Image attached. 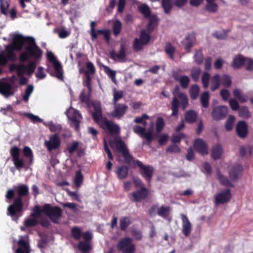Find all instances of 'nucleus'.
<instances>
[{"label":"nucleus","mask_w":253,"mask_h":253,"mask_svg":"<svg viewBox=\"0 0 253 253\" xmlns=\"http://www.w3.org/2000/svg\"><path fill=\"white\" fill-rule=\"evenodd\" d=\"M231 198L230 190L228 188L225 189L214 195V204L216 205L224 204L229 202Z\"/></svg>","instance_id":"9b49d317"},{"label":"nucleus","mask_w":253,"mask_h":253,"mask_svg":"<svg viewBox=\"0 0 253 253\" xmlns=\"http://www.w3.org/2000/svg\"><path fill=\"white\" fill-rule=\"evenodd\" d=\"M122 24L120 20L116 19L113 25V34L115 36H117L120 33L122 30Z\"/></svg>","instance_id":"58836bf2"},{"label":"nucleus","mask_w":253,"mask_h":253,"mask_svg":"<svg viewBox=\"0 0 253 253\" xmlns=\"http://www.w3.org/2000/svg\"><path fill=\"white\" fill-rule=\"evenodd\" d=\"M196 41L195 35L193 34L188 35L182 42L185 48L189 51V49L193 46Z\"/></svg>","instance_id":"bb28decb"},{"label":"nucleus","mask_w":253,"mask_h":253,"mask_svg":"<svg viewBox=\"0 0 253 253\" xmlns=\"http://www.w3.org/2000/svg\"><path fill=\"white\" fill-rule=\"evenodd\" d=\"M194 147L195 150L202 155L208 153L207 146L205 141L201 139H198L195 141Z\"/></svg>","instance_id":"393cba45"},{"label":"nucleus","mask_w":253,"mask_h":253,"mask_svg":"<svg viewBox=\"0 0 253 253\" xmlns=\"http://www.w3.org/2000/svg\"><path fill=\"white\" fill-rule=\"evenodd\" d=\"M246 58L243 55L239 54L236 56L233 61L232 66L234 69H239L245 64Z\"/></svg>","instance_id":"cd10ccee"},{"label":"nucleus","mask_w":253,"mask_h":253,"mask_svg":"<svg viewBox=\"0 0 253 253\" xmlns=\"http://www.w3.org/2000/svg\"><path fill=\"white\" fill-rule=\"evenodd\" d=\"M18 248L15 250V253H30L31 249L28 241L23 239L22 236L17 241Z\"/></svg>","instance_id":"5701e85b"},{"label":"nucleus","mask_w":253,"mask_h":253,"mask_svg":"<svg viewBox=\"0 0 253 253\" xmlns=\"http://www.w3.org/2000/svg\"><path fill=\"white\" fill-rule=\"evenodd\" d=\"M20 149L16 146L11 147L10 150L14 165L17 169H21L24 166L23 160L20 158Z\"/></svg>","instance_id":"f8f14e48"},{"label":"nucleus","mask_w":253,"mask_h":253,"mask_svg":"<svg viewBox=\"0 0 253 253\" xmlns=\"http://www.w3.org/2000/svg\"><path fill=\"white\" fill-rule=\"evenodd\" d=\"M217 178L221 184L226 186H233L228 178L219 172L217 173Z\"/></svg>","instance_id":"13d9d810"},{"label":"nucleus","mask_w":253,"mask_h":253,"mask_svg":"<svg viewBox=\"0 0 253 253\" xmlns=\"http://www.w3.org/2000/svg\"><path fill=\"white\" fill-rule=\"evenodd\" d=\"M233 93L235 97L237 98L240 102L245 103L247 101L246 95L243 94L241 92V91L239 89H235Z\"/></svg>","instance_id":"ea45409f"},{"label":"nucleus","mask_w":253,"mask_h":253,"mask_svg":"<svg viewBox=\"0 0 253 253\" xmlns=\"http://www.w3.org/2000/svg\"><path fill=\"white\" fill-rule=\"evenodd\" d=\"M180 216L182 220V232L185 237H188L192 231V224L185 214H181Z\"/></svg>","instance_id":"4be33fe9"},{"label":"nucleus","mask_w":253,"mask_h":253,"mask_svg":"<svg viewBox=\"0 0 253 253\" xmlns=\"http://www.w3.org/2000/svg\"><path fill=\"white\" fill-rule=\"evenodd\" d=\"M165 51L171 59H173V53L175 51V48L170 42L166 43L165 47Z\"/></svg>","instance_id":"a18cd8bd"},{"label":"nucleus","mask_w":253,"mask_h":253,"mask_svg":"<svg viewBox=\"0 0 253 253\" xmlns=\"http://www.w3.org/2000/svg\"><path fill=\"white\" fill-rule=\"evenodd\" d=\"M145 45L146 44L141 42L138 38H136L133 41V48L134 51L137 52L142 50Z\"/></svg>","instance_id":"603ef678"},{"label":"nucleus","mask_w":253,"mask_h":253,"mask_svg":"<svg viewBox=\"0 0 253 253\" xmlns=\"http://www.w3.org/2000/svg\"><path fill=\"white\" fill-rule=\"evenodd\" d=\"M71 234L74 239L79 240L82 236V232L81 229L78 226H74L71 229Z\"/></svg>","instance_id":"79ce46f5"},{"label":"nucleus","mask_w":253,"mask_h":253,"mask_svg":"<svg viewBox=\"0 0 253 253\" xmlns=\"http://www.w3.org/2000/svg\"><path fill=\"white\" fill-rule=\"evenodd\" d=\"M0 93L6 98L13 96L14 92L12 85L8 82L0 81Z\"/></svg>","instance_id":"412c9836"},{"label":"nucleus","mask_w":253,"mask_h":253,"mask_svg":"<svg viewBox=\"0 0 253 253\" xmlns=\"http://www.w3.org/2000/svg\"><path fill=\"white\" fill-rule=\"evenodd\" d=\"M198 117V115L196 112L194 110H189L186 112L185 115V121L192 123L196 121Z\"/></svg>","instance_id":"72a5a7b5"},{"label":"nucleus","mask_w":253,"mask_h":253,"mask_svg":"<svg viewBox=\"0 0 253 253\" xmlns=\"http://www.w3.org/2000/svg\"><path fill=\"white\" fill-rule=\"evenodd\" d=\"M238 111L239 116L244 119H248L251 117V114L249 111L248 107L246 106H242L239 108Z\"/></svg>","instance_id":"e433bc0d"},{"label":"nucleus","mask_w":253,"mask_h":253,"mask_svg":"<svg viewBox=\"0 0 253 253\" xmlns=\"http://www.w3.org/2000/svg\"><path fill=\"white\" fill-rule=\"evenodd\" d=\"M42 213L49 217L54 223H58L62 216V210L58 206L52 207L49 204L42 206Z\"/></svg>","instance_id":"423d86ee"},{"label":"nucleus","mask_w":253,"mask_h":253,"mask_svg":"<svg viewBox=\"0 0 253 253\" xmlns=\"http://www.w3.org/2000/svg\"><path fill=\"white\" fill-rule=\"evenodd\" d=\"M242 168L240 165L237 164L234 166L229 172V175L233 180H236L239 173L242 171Z\"/></svg>","instance_id":"7c9ffc66"},{"label":"nucleus","mask_w":253,"mask_h":253,"mask_svg":"<svg viewBox=\"0 0 253 253\" xmlns=\"http://www.w3.org/2000/svg\"><path fill=\"white\" fill-rule=\"evenodd\" d=\"M126 47L124 44H121L118 53H116L114 50L110 52V58L116 61L117 59L121 62H125L126 57Z\"/></svg>","instance_id":"aec40b11"},{"label":"nucleus","mask_w":253,"mask_h":253,"mask_svg":"<svg viewBox=\"0 0 253 253\" xmlns=\"http://www.w3.org/2000/svg\"><path fill=\"white\" fill-rule=\"evenodd\" d=\"M86 67L87 70L85 71V75L88 80H89L90 79L89 75L94 74L95 72V68L93 63L91 62H88L86 63Z\"/></svg>","instance_id":"09e8293b"},{"label":"nucleus","mask_w":253,"mask_h":253,"mask_svg":"<svg viewBox=\"0 0 253 253\" xmlns=\"http://www.w3.org/2000/svg\"><path fill=\"white\" fill-rule=\"evenodd\" d=\"M145 126H141L138 125H134L133 126V132L141 137L144 131H145Z\"/></svg>","instance_id":"774afa93"},{"label":"nucleus","mask_w":253,"mask_h":253,"mask_svg":"<svg viewBox=\"0 0 253 253\" xmlns=\"http://www.w3.org/2000/svg\"><path fill=\"white\" fill-rule=\"evenodd\" d=\"M97 32L99 34L103 35V38L107 44L110 43V31L109 30H97Z\"/></svg>","instance_id":"864d4df0"},{"label":"nucleus","mask_w":253,"mask_h":253,"mask_svg":"<svg viewBox=\"0 0 253 253\" xmlns=\"http://www.w3.org/2000/svg\"><path fill=\"white\" fill-rule=\"evenodd\" d=\"M207 4L206 5V10L210 12L214 13L218 10V6L214 1H207Z\"/></svg>","instance_id":"3c124183"},{"label":"nucleus","mask_w":253,"mask_h":253,"mask_svg":"<svg viewBox=\"0 0 253 253\" xmlns=\"http://www.w3.org/2000/svg\"><path fill=\"white\" fill-rule=\"evenodd\" d=\"M155 126L157 132H158V117L156 118L155 123L154 122H151L150 123L148 131L147 132L144 131L141 136L142 138H146L148 144H150L153 139V133Z\"/></svg>","instance_id":"a211bd4d"},{"label":"nucleus","mask_w":253,"mask_h":253,"mask_svg":"<svg viewBox=\"0 0 253 253\" xmlns=\"http://www.w3.org/2000/svg\"><path fill=\"white\" fill-rule=\"evenodd\" d=\"M136 163L141 169L140 173L143 177L147 182H150L154 172L153 167L150 166H145L139 160H136Z\"/></svg>","instance_id":"dca6fc26"},{"label":"nucleus","mask_w":253,"mask_h":253,"mask_svg":"<svg viewBox=\"0 0 253 253\" xmlns=\"http://www.w3.org/2000/svg\"><path fill=\"white\" fill-rule=\"evenodd\" d=\"M68 117L71 121L70 125L74 127L77 131H80V123L82 119L81 114L78 110H74L73 112L70 113Z\"/></svg>","instance_id":"4468645a"},{"label":"nucleus","mask_w":253,"mask_h":253,"mask_svg":"<svg viewBox=\"0 0 253 253\" xmlns=\"http://www.w3.org/2000/svg\"><path fill=\"white\" fill-rule=\"evenodd\" d=\"M105 73L114 81L115 82L116 72L107 66H103Z\"/></svg>","instance_id":"680f3d73"},{"label":"nucleus","mask_w":253,"mask_h":253,"mask_svg":"<svg viewBox=\"0 0 253 253\" xmlns=\"http://www.w3.org/2000/svg\"><path fill=\"white\" fill-rule=\"evenodd\" d=\"M78 247L79 250L83 253H87L91 249L89 243L87 242L80 241Z\"/></svg>","instance_id":"4c0bfd02"},{"label":"nucleus","mask_w":253,"mask_h":253,"mask_svg":"<svg viewBox=\"0 0 253 253\" xmlns=\"http://www.w3.org/2000/svg\"><path fill=\"white\" fill-rule=\"evenodd\" d=\"M228 113V109L226 106H218L212 109L211 116L215 120L224 119Z\"/></svg>","instance_id":"f3484780"},{"label":"nucleus","mask_w":253,"mask_h":253,"mask_svg":"<svg viewBox=\"0 0 253 253\" xmlns=\"http://www.w3.org/2000/svg\"><path fill=\"white\" fill-rule=\"evenodd\" d=\"M178 86H176L175 90L173 91L174 97L171 103V115L176 116L178 113L179 101H180L181 107L184 110L188 106V99L187 96L183 93L178 92Z\"/></svg>","instance_id":"20e7f679"},{"label":"nucleus","mask_w":253,"mask_h":253,"mask_svg":"<svg viewBox=\"0 0 253 253\" xmlns=\"http://www.w3.org/2000/svg\"><path fill=\"white\" fill-rule=\"evenodd\" d=\"M210 78V75L208 72L204 73L202 77V82L204 88H207L209 86V82Z\"/></svg>","instance_id":"69168bd1"},{"label":"nucleus","mask_w":253,"mask_h":253,"mask_svg":"<svg viewBox=\"0 0 253 253\" xmlns=\"http://www.w3.org/2000/svg\"><path fill=\"white\" fill-rule=\"evenodd\" d=\"M220 80L221 77L218 74H216L211 78V89L212 91H215L219 88L220 86Z\"/></svg>","instance_id":"473e14b6"},{"label":"nucleus","mask_w":253,"mask_h":253,"mask_svg":"<svg viewBox=\"0 0 253 253\" xmlns=\"http://www.w3.org/2000/svg\"><path fill=\"white\" fill-rule=\"evenodd\" d=\"M149 191L146 187L128 194V198L133 202H140L145 200L148 196Z\"/></svg>","instance_id":"ddd939ff"},{"label":"nucleus","mask_w":253,"mask_h":253,"mask_svg":"<svg viewBox=\"0 0 253 253\" xmlns=\"http://www.w3.org/2000/svg\"><path fill=\"white\" fill-rule=\"evenodd\" d=\"M162 5L166 13H169L172 7V0H162Z\"/></svg>","instance_id":"a19ab883"},{"label":"nucleus","mask_w":253,"mask_h":253,"mask_svg":"<svg viewBox=\"0 0 253 253\" xmlns=\"http://www.w3.org/2000/svg\"><path fill=\"white\" fill-rule=\"evenodd\" d=\"M150 36L146 33V32L143 30L141 31L140 34V38L138 39L141 42L146 45L148 43L150 40Z\"/></svg>","instance_id":"5fc2aeb1"},{"label":"nucleus","mask_w":253,"mask_h":253,"mask_svg":"<svg viewBox=\"0 0 253 253\" xmlns=\"http://www.w3.org/2000/svg\"><path fill=\"white\" fill-rule=\"evenodd\" d=\"M8 61H9V60L5 54L0 53V75L2 73V67L5 66Z\"/></svg>","instance_id":"4d7b16f0"},{"label":"nucleus","mask_w":253,"mask_h":253,"mask_svg":"<svg viewBox=\"0 0 253 253\" xmlns=\"http://www.w3.org/2000/svg\"><path fill=\"white\" fill-rule=\"evenodd\" d=\"M200 100L203 107L206 108L209 106V93L208 91H205L201 94Z\"/></svg>","instance_id":"c03bdc74"},{"label":"nucleus","mask_w":253,"mask_h":253,"mask_svg":"<svg viewBox=\"0 0 253 253\" xmlns=\"http://www.w3.org/2000/svg\"><path fill=\"white\" fill-rule=\"evenodd\" d=\"M170 211V207L169 206H162L159 209V216L168 220L169 222H170L171 218L169 217Z\"/></svg>","instance_id":"2f4dec72"},{"label":"nucleus","mask_w":253,"mask_h":253,"mask_svg":"<svg viewBox=\"0 0 253 253\" xmlns=\"http://www.w3.org/2000/svg\"><path fill=\"white\" fill-rule=\"evenodd\" d=\"M132 223L130 216H123L120 220V228L121 231H125Z\"/></svg>","instance_id":"c85d7f7f"},{"label":"nucleus","mask_w":253,"mask_h":253,"mask_svg":"<svg viewBox=\"0 0 253 253\" xmlns=\"http://www.w3.org/2000/svg\"><path fill=\"white\" fill-rule=\"evenodd\" d=\"M47 59L51 62L54 68V74L51 72L49 69H46V72L52 76H55L61 80H63V74L62 70V66L59 61H57L56 57L51 51H47L46 53Z\"/></svg>","instance_id":"0eeeda50"},{"label":"nucleus","mask_w":253,"mask_h":253,"mask_svg":"<svg viewBox=\"0 0 253 253\" xmlns=\"http://www.w3.org/2000/svg\"><path fill=\"white\" fill-rule=\"evenodd\" d=\"M36 66L37 64L35 61H29L27 65L22 63L19 64L16 70L17 75L18 77H22L26 72L27 75L30 76L34 72Z\"/></svg>","instance_id":"9d476101"},{"label":"nucleus","mask_w":253,"mask_h":253,"mask_svg":"<svg viewBox=\"0 0 253 253\" xmlns=\"http://www.w3.org/2000/svg\"><path fill=\"white\" fill-rule=\"evenodd\" d=\"M199 90L200 88L197 84H193L191 86L190 89V95L192 99L195 100L198 97Z\"/></svg>","instance_id":"49530a36"},{"label":"nucleus","mask_w":253,"mask_h":253,"mask_svg":"<svg viewBox=\"0 0 253 253\" xmlns=\"http://www.w3.org/2000/svg\"><path fill=\"white\" fill-rule=\"evenodd\" d=\"M200 74V70L199 68H193L191 71V76L195 82L198 81Z\"/></svg>","instance_id":"338daca9"},{"label":"nucleus","mask_w":253,"mask_h":253,"mask_svg":"<svg viewBox=\"0 0 253 253\" xmlns=\"http://www.w3.org/2000/svg\"><path fill=\"white\" fill-rule=\"evenodd\" d=\"M220 82L226 87H230L232 84L230 76L227 75H224L221 77Z\"/></svg>","instance_id":"e2e57ef3"},{"label":"nucleus","mask_w":253,"mask_h":253,"mask_svg":"<svg viewBox=\"0 0 253 253\" xmlns=\"http://www.w3.org/2000/svg\"><path fill=\"white\" fill-rule=\"evenodd\" d=\"M235 120V118L234 116L230 115L229 116L228 119L225 123V128L226 130L230 131L232 129Z\"/></svg>","instance_id":"bf43d9fd"},{"label":"nucleus","mask_w":253,"mask_h":253,"mask_svg":"<svg viewBox=\"0 0 253 253\" xmlns=\"http://www.w3.org/2000/svg\"><path fill=\"white\" fill-rule=\"evenodd\" d=\"M222 148L221 145L218 144L213 147L211 151V156L214 160L219 159L222 153Z\"/></svg>","instance_id":"f704fd0d"},{"label":"nucleus","mask_w":253,"mask_h":253,"mask_svg":"<svg viewBox=\"0 0 253 253\" xmlns=\"http://www.w3.org/2000/svg\"><path fill=\"white\" fill-rule=\"evenodd\" d=\"M32 38V37H25L18 34L14 35L12 38V42L5 47V55L9 61L14 62L16 60V55L14 51H19L23 48L24 49V44L27 45L28 39Z\"/></svg>","instance_id":"7ed1b4c3"},{"label":"nucleus","mask_w":253,"mask_h":253,"mask_svg":"<svg viewBox=\"0 0 253 253\" xmlns=\"http://www.w3.org/2000/svg\"><path fill=\"white\" fill-rule=\"evenodd\" d=\"M38 224V219L34 217L33 218L26 219L24 222V226L27 228L34 227Z\"/></svg>","instance_id":"6e6d98bb"},{"label":"nucleus","mask_w":253,"mask_h":253,"mask_svg":"<svg viewBox=\"0 0 253 253\" xmlns=\"http://www.w3.org/2000/svg\"><path fill=\"white\" fill-rule=\"evenodd\" d=\"M23 152L24 156L29 159L30 164H32L33 163L34 157L31 149L28 146H25L23 149Z\"/></svg>","instance_id":"de8ad7c7"},{"label":"nucleus","mask_w":253,"mask_h":253,"mask_svg":"<svg viewBox=\"0 0 253 253\" xmlns=\"http://www.w3.org/2000/svg\"><path fill=\"white\" fill-rule=\"evenodd\" d=\"M114 110L111 113L112 117L120 119L126 112L128 106L126 104H114Z\"/></svg>","instance_id":"6ab92c4d"},{"label":"nucleus","mask_w":253,"mask_h":253,"mask_svg":"<svg viewBox=\"0 0 253 253\" xmlns=\"http://www.w3.org/2000/svg\"><path fill=\"white\" fill-rule=\"evenodd\" d=\"M117 249L123 253H134L135 250V246L129 237L121 239L118 243Z\"/></svg>","instance_id":"1a4fd4ad"},{"label":"nucleus","mask_w":253,"mask_h":253,"mask_svg":"<svg viewBox=\"0 0 253 253\" xmlns=\"http://www.w3.org/2000/svg\"><path fill=\"white\" fill-rule=\"evenodd\" d=\"M84 179V176L83 175L82 173V172L81 170H78L76 171L75 179H74V183L75 185L77 187H80L82 185Z\"/></svg>","instance_id":"37998d69"},{"label":"nucleus","mask_w":253,"mask_h":253,"mask_svg":"<svg viewBox=\"0 0 253 253\" xmlns=\"http://www.w3.org/2000/svg\"><path fill=\"white\" fill-rule=\"evenodd\" d=\"M91 105L94 108L92 117L94 121L97 124L103 119L101 104L99 102H92Z\"/></svg>","instance_id":"b1692460"},{"label":"nucleus","mask_w":253,"mask_h":253,"mask_svg":"<svg viewBox=\"0 0 253 253\" xmlns=\"http://www.w3.org/2000/svg\"><path fill=\"white\" fill-rule=\"evenodd\" d=\"M177 81L180 83L181 86L183 88H187L189 85L190 78L186 75L182 76Z\"/></svg>","instance_id":"8fccbe9b"},{"label":"nucleus","mask_w":253,"mask_h":253,"mask_svg":"<svg viewBox=\"0 0 253 253\" xmlns=\"http://www.w3.org/2000/svg\"><path fill=\"white\" fill-rule=\"evenodd\" d=\"M97 124L104 130L112 135H118L120 133L119 126L113 122L109 121L106 118H103Z\"/></svg>","instance_id":"6e6552de"},{"label":"nucleus","mask_w":253,"mask_h":253,"mask_svg":"<svg viewBox=\"0 0 253 253\" xmlns=\"http://www.w3.org/2000/svg\"><path fill=\"white\" fill-rule=\"evenodd\" d=\"M24 49L25 51L21 52L19 55V60L21 62H25L32 58L34 60L31 61H35L37 63L41 60L43 51L37 45L33 37L28 39L27 45H25Z\"/></svg>","instance_id":"f03ea898"},{"label":"nucleus","mask_w":253,"mask_h":253,"mask_svg":"<svg viewBox=\"0 0 253 253\" xmlns=\"http://www.w3.org/2000/svg\"><path fill=\"white\" fill-rule=\"evenodd\" d=\"M33 211L31 213L30 216L37 218L41 216V213H42V208L41 209L39 206H36L34 208Z\"/></svg>","instance_id":"052dcab7"},{"label":"nucleus","mask_w":253,"mask_h":253,"mask_svg":"<svg viewBox=\"0 0 253 253\" xmlns=\"http://www.w3.org/2000/svg\"><path fill=\"white\" fill-rule=\"evenodd\" d=\"M128 168L126 166H122L118 168L116 173L120 179H125L128 175Z\"/></svg>","instance_id":"c756f323"},{"label":"nucleus","mask_w":253,"mask_h":253,"mask_svg":"<svg viewBox=\"0 0 253 253\" xmlns=\"http://www.w3.org/2000/svg\"><path fill=\"white\" fill-rule=\"evenodd\" d=\"M110 144L114 150L122 154L126 164H129L132 161V156L130 154L125 142L120 137L115 138Z\"/></svg>","instance_id":"39448f33"},{"label":"nucleus","mask_w":253,"mask_h":253,"mask_svg":"<svg viewBox=\"0 0 253 253\" xmlns=\"http://www.w3.org/2000/svg\"><path fill=\"white\" fill-rule=\"evenodd\" d=\"M138 11L146 18H149L151 16V10L149 6L146 4H142L138 6Z\"/></svg>","instance_id":"c9c22d12"},{"label":"nucleus","mask_w":253,"mask_h":253,"mask_svg":"<svg viewBox=\"0 0 253 253\" xmlns=\"http://www.w3.org/2000/svg\"><path fill=\"white\" fill-rule=\"evenodd\" d=\"M148 118V116L146 114H144L140 117H136L134 120V122L137 124H141L144 126H146L147 125V122L145 121V120L147 119Z\"/></svg>","instance_id":"0e129e2a"},{"label":"nucleus","mask_w":253,"mask_h":253,"mask_svg":"<svg viewBox=\"0 0 253 253\" xmlns=\"http://www.w3.org/2000/svg\"><path fill=\"white\" fill-rule=\"evenodd\" d=\"M61 144V140L57 133L50 136L48 140L45 141L44 145L49 152L58 149Z\"/></svg>","instance_id":"2eb2a0df"},{"label":"nucleus","mask_w":253,"mask_h":253,"mask_svg":"<svg viewBox=\"0 0 253 253\" xmlns=\"http://www.w3.org/2000/svg\"><path fill=\"white\" fill-rule=\"evenodd\" d=\"M236 132L241 138H245L248 133V126L244 121L239 122L236 126Z\"/></svg>","instance_id":"a878e982"},{"label":"nucleus","mask_w":253,"mask_h":253,"mask_svg":"<svg viewBox=\"0 0 253 253\" xmlns=\"http://www.w3.org/2000/svg\"><path fill=\"white\" fill-rule=\"evenodd\" d=\"M15 190L18 196L15 198L12 204L7 208L8 214L12 218L15 217L17 213H20V216L22 215L24 205L22 198L26 197L29 194L28 186L26 184L18 185L15 187Z\"/></svg>","instance_id":"f257e3e1"}]
</instances>
